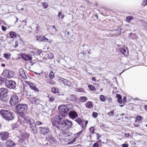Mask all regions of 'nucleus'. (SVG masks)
I'll list each match as a JSON object with an SVG mask.
<instances>
[{"label": "nucleus", "instance_id": "1", "mask_svg": "<svg viewBox=\"0 0 147 147\" xmlns=\"http://www.w3.org/2000/svg\"><path fill=\"white\" fill-rule=\"evenodd\" d=\"M65 115L62 113L56 115L52 121V123L54 126H57L60 129L63 131L62 134L68 137L70 135L68 133L69 128L71 127L73 124L71 121L65 119Z\"/></svg>", "mask_w": 147, "mask_h": 147}, {"label": "nucleus", "instance_id": "2", "mask_svg": "<svg viewBox=\"0 0 147 147\" xmlns=\"http://www.w3.org/2000/svg\"><path fill=\"white\" fill-rule=\"evenodd\" d=\"M24 121L29 125L30 127L34 134H37L38 131L33 119L28 116H27L24 119Z\"/></svg>", "mask_w": 147, "mask_h": 147}, {"label": "nucleus", "instance_id": "3", "mask_svg": "<svg viewBox=\"0 0 147 147\" xmlns=\"http://www.w3.org/2000/svg\"><path fill=\"white\" fill-rule=\"evenodd\" d=\"M0 113L3 117L6 120L9 121L12 120L14 118L13 113L9 110L2 109L0 111Z\"/></svg>", "mask_w": 147, "mask_h": 147}, {"label": "nucleus", "instance_id": "4", "mask_svg": "<svg viewBox=\"0 0 147 147\" xmlns=\"http://www.w3.org/2000/svg\"><path fill=\"white\" fill-rule=\"evenodd\" d=\"M19 102L18 97L16 93L14 94L11 96L9 100V103L11 105L15 106Z\"/></svg>", "mask_w": 147, "mask_h": 147}, {"label": "nucleus", "instance_id": "5", "mask_svg": "<svg viewBox=\"0 0 147 147\" xmlns=\"http://www.w3.org/2000/svg\"><path fill=\"white\" fill-rule=\"evenodd\" d=\"M5 85L8 88L13 90L16 89V84L14 81L7 80L5 82Z\"/></svg>", "mask_w": 147, "mask_h": 147}, {"label": "nucleus", "instance_id": "6", "mask_svg": "<svg viewBox=\"0 0 147 147\" xmlns=\"http://www.w3.org/2000/svg\"><path fill=\"white\" fill-rule=\"evenodd\" d=\"M72 105L69 104L66 105H61L59 106L58 109L62 111L63 112L66 113L69 111L72 108Z\"/></svg>", "mask_w": 147, "mask_h": 147}, {"label": "nucleus", "instance_id": "7", "mask_svg": "<svg viewBox=\"0 0 147 147\" xmlns=\"http://www.w3.org/2000/svg\"><path fill=\"white\" fill-rule=\"evenodd\" d=\"M28 105L25 104H19L16 107V109L17 112L23 111L27 110Z\"/></svg>", "mask_w": 147, "mask_h": 147}, {"label": "nucleus", "instance_id": "8", "mask_svg": "<svg viewBox=\"0 0 147 147\" xmlns=\"http://www.w3.org/2000/svg\"><path fill=\"white\" fill-rule=\"evenodd\" d=\"M2 75L6 78H11L14 76V73L12 71L7 69L3 71Z\"/></svg>", "mask_w": 147, "mask_h": 147}, {"label": "nucleus", "instance_id": "9", "mask_svg": "<svg viewBox=\"0 0 147 147\" xmlns=\"http://www.w3.org/2000/svg\"><path fill=\"white\" fill-rule=\"evenodd\" d=\"M29 136V135L26 133H24L21 135V137H20V139L19 140L18 142L20 143L23 144H25V140L27 138H28Z\"/></svg>", "mask_w": 147, "mask_h": 147}, {"label": "nucleus", "instance_id": "10", "mask_svg": "<svg viewBox=\"0 0 147 147\" xmlns=\"http://www.w3.org/2000/svg\"><path fill=\"white\" fill-rule=\"evenodd\" d=\"M9 133L6 132H3L0 133V137L1 140H5L8 138Z\"/></svg>", "mask_w": 147, "mask_h": 147}, {"label": "nucleus", "instance_id": "11", "mask_svg": "<svg viewBox=\"0 0 147 147\" xmlns=\"http://www.w3.org/2000/svg\"><path fill=\"white\" fill-rule=\"evenodd\" d=\"M69 117L72 119H74L78 117V114L75 111H71L69 113Z\"/></svg>", "mask_w": 147, "mask_h": 147}, {"label": "nucleus", "instance_id": "12", "mask_svg": "<svg viewBox=\"0 0 147 147\" xmlns=\"http://www.w3.org/2000/svg\"><path fill=\"white\" fill-rule=\"evenodd\" d=\"M40 133L43 135L49 133L50 131L49 129L47 127H40Z\"/></svg>", "mask_w": 147, "mask_h": 147}, {"label": "nucleus", "instance_id": "13", "mask_svg": "<svg viewBox=\"0 0 147 147\" xmlns=\"http://www.w3.org/2000/svg\"><path fill=\"white\" fill-rule=\"evenodd\" d=\"M46 138L47 140L50 143L54 142L55 141L54 137L50 134H49L47 136Z\"/></svg>", "mask_w": 147, "mask_h": 147}, {"label": "nucleus", "instance_id": "14", "mask_svg": "<svg viewBox=\"0 0 147 147\" xmlns=\"http://www.w3.org/2000/svg\"><path fill=\"white\" fill-rule=\"evenodd\" d=\"M9 99V97L7 94L0 96V99L3 102H8Z\"/></svg>", "mask_w": 147, "mask_h": 147}, {"label": "nucleus", "instance_id": "15", "mask_svg": "<svg viewBox=\"0 0 147 147\" xmlns=\"http://www.w3.org/2000/svg\"><path fill=\"white\" fill-rule=\"evenodd\" d=\"M19 74L20 76L22 77L24 79H26L27 78V77L24 71L22 68H21L19 69Z\"/></svg>", "mask_w": 147, "mask_h": 147}, {"label": "nucleus", "instance_id": "16", "mask_svg": "<svg viewBox=\"0 0 147 147\" xmlns=\"http://www.w3.org/2000/svg\"><path fill=\"white\" fill-rule=\"evenodd\" d=\"M8 92V90L6 88H2L0 89V96L7 94Z\"/></svg>", "mask_w": 147, "mask_h": 147}, {"label": "nucleus", "instance_id": "17", "mask_svg": "<svg viewBox=\"0 0 147 147\" xmlns=\"http://www.w3.org/2000/svg\"><path fill=\"white\" fill-rule=\"evenodd\" d=\"M6 144L7 147H14L15 145L13 141L9 140L7 141Z\"/></svg>", "mask_w": 147, "mask_h": 147}, {"label": "nucleus", "instance_id": "18", "mask_svg": "<svg viewBox=\"0 0 147 147\" xmlns=\"http://www.w3.org/2000/svg\"><path fill=\"white\" fill-rule=\"evenodd\" d=\"M29 100L30 101L32 104H37L39 102V100L36 99L35 97L30 98Z\"/></svg>", "mask_w": 147, "mask_h": 147}, {"label": "nucleus", "instance_id": "19", "mask_svg": "<svg viewBox=\"0 0 147 147\" xmlns=\"http://www.w3.org/2000/svg\"><path fill=\"white\" fill-rule=\"evenodd\" d=\"M86 107L88 109H90L93 107L92 102L91 101H88L85 104Z\"/></svg>", "mask_w": 147, "mask_h": 147}, {"label": "nucleus", "instance_id": "20", "mask_svg": "<svg viewBox=\"0 0 147 147\" xmlns=\"http://www.w3.org/2000/svg\"><path fill=\"white\" fill-rule=\"evenodd\" d=\"M23 58L25 60L28 61L31 60L32 59V57L28 55H25L23 56Z\"/></svg>", "mask_w": 147, "mask_h": 147}, {"label": "nucleus", "instance_id": "21", "mask_svg": "<svg viewBox=\"0 0 147 147\" xmlns=\"http://www.w3.org/2000/svg\"><path fill=\"white\" fill-rule=\"evenodd\" d=\"M30 86L31 89L33 90L36 92L39 91L38 89L36 88L33 84L31 83L30 84Z\"/></svg>", "mask_w": 147, "mask_h": 147}, {"label": "nucleus", "instance_id": "22", "mask_svg": "<svg viewBox=\"0 0 147 147\" xmlns=\"http://www.w3.org/2000/svg\"><path fill=\"white\" fill-rule=\"evenodd\" d=\"M76 121L77 122V123L83 128L84 126L83 125V123L82 120L80 118H78L76 120Z\"/></svg>", "mask_w": 147, "mask_h": 147}, {"label": "nucleus", "instance_id": "23", "mask_svg": "<svg viewBox=\"0 0 147 147\" xmlns=\"http://www.w3.org/2000/svg\"><path fill=\"white\" fill-rule=\"evenodd\" d=\"M121 52L125 56H127L128 55L127 50H126L124 48L121 49Z\"/></svg>", "mask_w": 147, "mask_h": 147}, {"label": "nucleus", "instance_id": "24", "mask_svg": "<svg viewBox=\"0 0 147 147\" xmlns=\"http://www.w3.org/2000/svg\"><path fill=\"white\" fill-rule=\"evenodd\" d=\"M116 97L117 98V101L119 103L121 104L122 102V99L121 96L119 94H116Z\"/></svg>", "mask_w": 147, "mask_h": 147}, {"label": "nucleus", "instance_id": "25", "mask_svg": "<svg viewBox=\"0 0 147 147\" xmlns=\"http://www.w3.org/2000/svg\"><path fill=\"white\" fill-rule=\"evenodd\" d=\"M49 29H51V31H50L51 33H55L57 31V29L54 26H51Z\"/></svg>", "mask_w": 147, "mask_h": 147}, {"label": "nucleus", "instance_id": "26", "mask_svg": "<svg viewBox=\"0 0 147 147\" xmlns=\"http://www.w3.org/2000/svg\"><path fill=\"white\" fill-rule=\"evenodd\" d=\"M46 56L47 57H48L50 59H52L54 57L53 55L51 52H47V53Z\"/></svg>", "mask_w": 147, "mask_h": 147}, {"label": "nucleus", "instance_id": "27", "mask_svg": "<svg viewBox=\"0 0 147 147\" xmlns=\"http://www.w3.org/2000/svg\"><path fill=\"white\" fill-rule=\"evenodd\" d=\"M47 83L51 85H54L55 84V82L51 79H49L47 80Z\"/></svg>", "mask_w": 147, "mask_h": 147}, {"label": "nucleus", "instance_id": "28", "mask_svg": "<svg viewBox=\"0 0 147 147\" xmlns=\"http://www.w3.org/2000/svg\"><path fill=\"white\" fill-rule=\"evenodd\" d=\"M36 38V40L37 41H42L45 40V36H37Z\"/></svg>", "mask_w": 147, "mask_h": 147}, {"label": "nucleus", "instance_id": "29", "mask_svg": "<svg viewBox=\"0 0 147 147\" xmlns=\"http://www.w3.org/2000/svg\"><path fill=\"white\" fill-rule=\"evenodd\" d=\"M129 37L133 39H136L137 38V36L135 34H134L131 33L129 34Z\"/></svg>", "mask_w": 147, "mask_h": 147}, {"label": "nucleus", "instance_id": "30", "mask_svg": "<svg viewBox=\"0 0 147 147\" xmlns=\"http://www.w3.org/2000/svg\"><path fill=\"white\" fill-rule=\"evenodd\" d=\"M87 98L85 96H81L80 97L79 100L82 102H84L86 101Z\"/></svg>", "mask_w": 147, "mask_h": 147}, {"label": "nucleus", "instance_id": "31", "mask_svg": "<svg viewBox=\"0 0 147 147\" xmlns=\"http://www.w3.org/2000/svg\"><path fill=\"white\" fill-rule=\"evenodd\" d=\"M133 18H134L132 16H128L126 17V21L127 22H129Z\"/></svg>", "mask_w": 147, "mask_h": 147}, {"label": "nucleus", "instance_id": "32", "mask_svg": "<svg viewBox=\"0 0 147 147\" xmlns=\"http://www.w3.org/2000/svg\"><path fill=\"white\" fill-rule=\"evenodd\" d=\"M18 113L19 115L22 118H24L25 116V113L23 111H19Z\"/></svg>", "mask_w": 147, "mask_h": 147}, {"label": "nucleus", "instance_id": "33", "mask_svg": "<svg viewBox=\"0 0 147 147\" xmlns=\"http://www.w3.org/2000/svg\"><path fill=\"white\" fill-rule=\"evenodd\" d=\"M9 35L10 36V38H14L16 37V32H12L9 33Z\"/></svg>", "mask_w": 147, "mask_h": 147}, {"label": "nucleus", "instance_id": "34", "mask_svg": "<svg viewBox=\"0 0 147 147\" xmlns=\"http://www.w3.org/2000/svg\"><path fill=\"white\" fill-rule=\"evenodd\" d=\"M4 56L6 59H9L10 58L11 54L7 53H4Z\"/></svg>", "mask_w": 147, "mask_h": 147}, {"label": "nucleus", "instance_id": "35", "mask_svg": "<svg viewBox=\"0 0 147 147\" xmlns=\"http://www.w3.org/2000/svg\"><path fill=\"white\" fill-rule=\"evenodd\" d=\"M52 92L54 93H56L58 92V90L57 88L54 87L52 88Z\"/></svg>", "mask_w": 147, "mask_h": 147}, {"label": "nucleus", "instance_id": "36", "mask_svg": "<svg viewBox=\"0 0 147 147\" xmlns=\"http://www.w3.org/2000/svg\"><path fill=\"white\" fill-rule=\"evenodd\" d=\"M88 87L90 90H91L92 91H95V88L89 84L88 85Z\"/></svg>", "mask_w": 147, "mask_h": 147}, {"label": "nucleus", "instance_id": "37", "mask_svg": "<svg viewBox=\"0 0 147 147\" xmlns=\"http://www.w3.org/2000/svg\"><path fill=\"white\" fill-rule=\"evenodd\" d=\"M142 24L145 30H147V23L144 22H142Z\"/></svg>", "mask_w": 147, "mask_h": 147}, {"label": "nucleus", "instance_id": "38", "mask_svg": "<svg viewBox=\"0 0 147 147\" xmlns=\"http://www.w3.org/2000/svg\"><path fill=\"white\" fill-rule=\"evenodd\" d=\"M65 81L64 84L65 85H66L68 86H71V84L69 81L66 79Z\"/></svg>", "mask_w": 147, "mask_h": 147}, {"label": "nucleus", "instance_id": "39", "mask_svg": "<svg viewBox=\"0 0 147 147\" xmlns=\"http://www.w3.org/2000/svg\"><path fill=\"white\" fill-rule=\"evenodd\" d=\"M100 99L102 101V102L105 101L106 100V98L105 96L102 95H100Z\"/></svg>", "mask_w": 147, "mask_h": 147}, {"label": "nucleus", "instance_id": "40", "mask_svg": "<svg viewBox=\"0 0 147 147\" xmlns=\"http://www.w3.org/2000/svg\"><path fill=\"white\" fill-rule=\"evenodd\" d=\"M49 76L51 79L53 78L54 76V73L53 71L51 72L49 74Z\"/></svg>", "mask_w": 147, "mask_h": 147}, {"label": "nucleus", "instance_id": "41", "mask_svg": "<svg viewBox=\"0 0 147 147\" xmlns=\"http://www.w3.org/2000/svg\"><path fill=\"white\" fill-rule=\"evenodd\" d=\"M42 3L43 4L42 7L44 9H45L48 7V5L46 3Z\"/></svg>", "mask_w": 147, "mask_h": 147}, {"label": "nucleus", "instance_id": "42", "mask_svg": "<svg viewBox=\"0 0 147 147\" xmlns=\"http://www.w3.org/2000/svg\"><path fill=\"white\" fill-rule=\"evenodd\" d=\"M107 115L109 116H113L114 115V111H111L109 113H107Z\"/></svg>", "mask_w": 147, "mask_h": 147}, {"label": "nucleus", "instance_id": "43", "mask_svg": "<svg viewBox=\"0 0 147 147\" xmlns=\"http://www.w3.org/2000/svg\"><path fill=\"white\" fill-rule=\"evenodd\" d=\"M18 126V125L17 123H16L12 125V128L13 129H16Z\"/></svg>", "mask_w": 147, "mask_h": 147}, {"label": "nucleus", "instance_id": "44", "mask_svg": "<svg viewBox=\"0 0 147 147\" xmlns=\"http://www.w3.org/2000/svg\"><path fill=\"white\" fill-rule=\"evenodd\" d=\"M98 115V114L96 112H93L92 113V116L94 118H96L97 117Z\"/></svg>", "mask_w": 147, "mask_h": 147}, {"label": "nucleus", "instance_id": "45", "mask_svg": "<svg viewBox=\"0 0 147 147\" xmlns=\"http://www.w3.org/2000/svg\"><path fill=\"white\" fill-rule=\"evenodd\" d=\"M90 130L91 133H94V129L93 127H91L90 128Z\"/></svg>", "mask_w": 147, "mask_h": 147}, {"label": "nucleus", "instance_id": "46", "mask_svg": "<svg viewBox=\"0 0 147 147\" xmlns=\"http://www.w3.org/2000/svg\"><path fill=\"white\" fill-rule=\"evenodd\" d=\"M142 119V117L140 116H138L136 117V119L137 120H138V121H141Z\"/></svg>", "mask_w": 147, "mask_h": 147}, {"label": "nucleus", "instance_id": "47", "mask_svg": "<svg viewBox=\"0 0 147 147\" xmlns=\"http://www.w3.org/2000/svg\"><path fill=\"white\" fill-rule=\"evenodd\" d=\"M35 125H39L42 124V123L40 121H37L35 123Z\"/></svg>", "mask_w": 147, "mask_h": 147}, {"label": "nucleus", "instance_id": "48", "mask_svg": "<svg viewBox=\"0 0 147 147\" xmlns=\"http://www.w3.org/2000/svg\"><path fill=\"white\" fill-rule=\"evenodd\" d=\"M65 80H66L65 79H64L63 78H62V79H60L59 80H60V82L61 83H62L64 84V82L65 81Z\"/></svg>", "mask_w": 147, "mask_h": 147}, {"label": "nucleus", "instance_id": "49", "mask_svg": "<svg viewBox=\"0 0 147 147\" xmlns=\"http://www.w3.org/2000/svg\"><path fill=\"white\" fill-rule=\"evenodd\" d=\"M5 79L4 78H1L0 79V84L4 82Z\"/></svg>", "mask_w": 147, "mask_h": 147}, {"label": "nucleus", "instance_id": "50", "mask_svg": "<svg viewBox=\"0 0 147 147\" xmlns=\"http://www.w3.org/2000/svg\"><path fill=\"white\" fill-rule=\"evenodd\" d=\"M142 5H143L145 6L147 5V0L144 1L143 3H142Z\"/></svg>", "mask_w": 147, "mask_h": 147}, {"label": "nucleus", "instance_id": "51", "mask_svg": "<svg viewBox=\"0 0 147 147\" xmlns=\"http://www.w3.org/2000/svg\"><path fill=\"white\" fill-rule=\"evenodd\" d=\"M78 91L83 92L84 91V90L83 88H80L78 89Z\"/></svg>", "mask_w": 147, "mask_h": 147}, {"label": "nucleus", "instance_id": "52", "mask_svg": "<svg viewBox=\"0 0 147 147\" xmlns=\"http://www.w3.org/2000/svg\"><path fill=\"white\" fill-rule=\"evenodd\" d=\"M42 51L41 50H38L37 51L36 53L38 55H39L41 53Z\"/></svg>", "mask_w": 147, "mask_h": 147}, {"label": "nucleus", "instance_id": "53", "mask_svg": "<svg viewBox=\"0 0 147 147\" xmlns=\"http://www.w3.org/2000/svg\"><path fill=\"white\" fill-rule=\"evenodd\" d=\"M93 147H98V145L97 143H95L93 146Z\"/></svg>", "mask_w": 147, "mask_h": 147}, {"label": "nucleus", "instance_id": "54", "mask_svg": "<svg viewBox=\"0 0 147 147\" xmlns=\"http://www.w3.org/2000/svg\"><path fill=\"white\" fill-rule=\"evenodd\" d=\"M1 28L2 30L3 31H5L7 29L6 28L3 26H1Z\"/></svg>", "mask_w": 147, "mask_h": 147}, {"label": "nucleus", "instance_id": "55", "mask_svg": "<svg viewBox=\"0 0 147 147\" xmlns=\"http://www.w3.org/2000/svg\"><path fill=\"white\" fill-rule=\"evenodd\" d=\"M54 100V98L53 97L49 98V100L51 102L53 101Z\"/></svg>", "mask_w": 147, "mask_h": 147}, {"label": "nucleus", "instance_id": "56", "mask_svg": "<svg viewBox=\"0 0 147 147\" xmlns=\"http://www.w3.org/2000/svg\"><path fill=\"white\" fill-rule=\"evenodd\" d=\"M128 145L126 144H124L122 145V147H128Z\"/></svg>", "mask_w": 147, "mask_h": 147}, {"label": "nucleus", "instance_id": "57", "mask_svg": "<svg viewBox=\"0 0 147 147\" xmlns=\"http://www.w3.org/2000/svg\"><path fill=\"white\" fill-rule=\"evenodd\" d=\"M71 98H72V100H74L76 99V97L75 96L73 95H71Z\"/></svg>", "mask_w": 147, "mask_h": 147}, {"label": "nucleus", "instance_id": "58", "mask_svg": "<svg viewBox=\"0 0 147 147\" xmlns=\"http://www.w3.org/2000/svg\"><path fill=\"white\" fill-rule=\"evenodd\" d=\"M75 141H76V140H75V139H74L73 140H72L71 141V142H69V144H71L75 142Z\"/></svg>", "mask_w": 147, "mask_h": 147}, {"label": "nucleus", "instance_id": "59", "mask_svg": "<svg viewBox=\"0 0 147 147\" xmlns=\"http://www.w3.org/2000/svg\"><path fill=\"white\" fill-rule=\"evenodd\" d=\"M18 46V42L17 41H16L15 42V48H16Z\"/></svg>", "mask_w": 147, "mask_h": 147}, {"label": "nucleus", "instance_id": "60", "mask_svg": "<svg viewBox=\"0 0 147 147\" xmlns=\"http://www.w3.org/2000/svg\"><path fill=\"white\" fill-rule=\"evenodd\" d=\"M63 14L62 13H61V12H59L58 15V16H59V18H60V16H62Z\"/></svg>", "mask_w": 147, "mask_h": 147}, {"label": "nucleus", "instance_id": "61", "mask_svg": "<svg viewBox=\"0 0 147 147\" xmlns=\"http://www.w3.org/2000/svg\"><path fill=\"white\" fill-rule=\"evenodd\" d=\"M126 97L125 96H124L123 98V100L125 102L126 101Z\"/></svg>", "mask_w": 147, "mask_h": 147}, {"label": "nucleus", "instance_id": "62", "mask_svg": "<svg viewBox=\"0 0 147 147\" xmlns=\"http://www.w3.org/2000/svg\"><path fill=\"white\" fill-rule=\"evenodd\" d=\"M1 66L2 67H4L5 66V65L4 63H2L1 64Z\"/></svg>", "mask_w": 147, "mask_h": 147}, {"label": "nucleus", "instance_id": "63", "mask_svg": "<svg viewBox=\"0 0 147 147\" xmlns=\"http://www.w3.org/2000/svg\"><path fill=\"white\" fill-rule=\"evenodd\" d=\"M92 80L93 81H96V78L94 77H93L92 78Z\"/></svg>", "mask_w": 147, "mask_h": 147}, {"label": "nucleus", "instance_id": "64", "mask_svg": "<svg viewBox=\"0 0 147 147\" xmlns=\"http://www.w3.org/2000/svg\"><path fill=\"white\" fill-rule=\"evenodd\" d=\"M66 32L67 33V35H68V36H69V32H68V31H66V30H65V33H66Z\"/></svg>", "mask_w": 147, "mask_h": 147}]
</instances>
